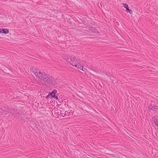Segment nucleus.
I'll return each instance as SVG.
<instances>
[{
    "label": "nucleus",
    "instance_id": "1",
    "mask_svg": "<svg viewBox=\"0 0 158 158\" xmlns=\"http://www.w3.org/2000/svg\"><path fill=\"white\" fill-rule=\"evenodd\" d=\"M31 71L38 78L41 80H43L49 83L51 82L52 78L49 76L45 75V73L41 72L39 70L33 68L31 69Z\"/></svg>",
    "mask_w": 158,
    "mask_h": 158
},
{
    "label": "nucleus",
    "instance_id": "2",
    "mask_svg": "<svg viewBox=\"0 0 158 158\" xmlns=\"http://www.w3.org/2000/svg\"><path fill=\"white\" fill-rule=\"evenodd\" d=\"M67 62L70 63L73 66L76 64L77 60H76L75 57H70L68 56H64L63 57Z\"/></svg>",
    "mask_w": 158,
    "mask_h": 158
},
{
    "label": "nucleus",
    "instance_id": "3",
    "mask_svg": "<svg viewBox=\"0 0 158 158\" xmlns=\"http://www.w3.org/2000/svg\"><path fill=\"white\" fill-rule=\"evenodd\" d=\"M73 66H75L77 69H79L81 70L84 71L83 70V63L80 60H77L76 64L74 65Z\"/></svg>",
    "mask_w": 158,
    "mask_h": 158
},
{
    "label": "nucleus",
    "instance_id": "4",
    "mask_svg": "<svg viewBox=\"0 0 158 158\" xmlns=\"http://www.w3.org/2000/svg\"><path fill=\"white\" fill-rule=\"evenodd\" d=\"M123 6L126 9V11L127 12L129 13L130 14H132V11L131 10L129 9L128 5L127 4L123 3Z\"/></svg>",
    "mask_w": 158,
    "mask_h": 158
},
{
    "label": "nucleus",
    "instance_id": "5",
    "mask_svg": "<svg viewBox=\"0 0 158 158\" xmlns=\"http://www.w3.org/2000/svg\"><path fill=\"white\" fill-rule=\"evenodd\" d=\"M148 108L149 109L154 110L155 109H157L158 108V106H154V105L152 104L149 106Z\"/></svg>",
    "mask_w": 158,
    "mask_h": 158
},
{
    "label": "nucleus",
    "instance_id": "6",
    "mask_svg": "<svg viewBox=\"0 0 158 158\" xmlns=\"http://www.w3.org/2000/svg\"><path fill=\"white\" fill-rule=\"evenodd\" d=\"M64 111L63 110H60V112H58V114L60 115L62 117H64L65 116V114H64L65 113H64Z\"/></svg>",
    "mask_w": 158,
    "mask_h": 158
},
{
    "label": "nucleus",
    "instance_id": "7",
    "mask_svg": "<svg viewBox=\"0 0 158 158\" xmlns=\"http://www.w3.org/2000/svg\"><path fill=\"white\" fill-rule=\"evenodd\" d=\"M56 92V91L55 90H54L51 93H50L49 94L50 95L51 98H53V96L55 95V93Z\"/></svg>",
    "mask_w": 158,
    "mask_h": 158
},
{
    "label": "nucleus",
    "instance_id": "8",
    "mask_svg": "<svg viewBox=\"0 0 158 158\" xmlns=\"http://www.w3.org/2000/svg\"><path fill=\"white\" fill-rule=\"evenodd\" d=\"M3 31H2V33L5 34H7L9 33V30L6 29H3Z\"/></svg>",
    "mask_w": 158,
    "mask_h": 158
},
{
    "label": "nucleus",
    "instance_id": "9",
    "mask_svg": "<svg viewBox=\"0 0 158 158\" xmlns=\"http://www.w3.org/2000/svg\"><path fill=\"white\" fill-rule=\"evenodd\" d=\"M64 114H65V116L66 115L67 116H68L69 117L71 116L72 115L70 114V112H68V111H65L64 112Z\"/></svg>",
    "mask_w": 158,
    "mask_h": 158
},
{
    "label": "nucleus",
    "instance_id": "10",
    "mask_svg": "<svg viewBox=\"0 0 158 158\" xmlns=\"http://www.w3.org/2000/svg\"><path fill=\"white\" fill-rule=\"evenodd\" d=\"M49 98H51V96H50V95H49V94L46 97V98L47 99H48Z\"/></svg>",
    "mask_w": 158,
    "mask_h": 158
},
{
    "label": "nucleus",
    "instance_id": "11",
    "mask_svg": "<svg viewBox=\"0 0 158 158\" xmlns=\"http://www.w3.org/2000/svg\"><path fill=\"white\" fill-rule=\"evenodd\" d=\"M53 98L55 99H58V97L56 96H55V95H54V96H53Z\"/></svg>",
    "mask_w": 158,
    "mask_h": 158
},
{
    "label": "nucleus",
    "instance_id": "12",
    "mask_svg": "<svg viewBox=\"0 0 158 158\" xmlns=\"http://www.w3.org/2000/svg\"><path fill=\"white\" fill-rule=\"evenodd\" d=\"M3 31L2 28H0V33H2V31Z\"/></svg>",
    "mask_w": 158,
    "mask_h": 158
},
{
    "label": "nucleus",
    "instance_id": "13",
    "mask_svg": "<svg viewBox=\"0 0 158 158\" xmlns=\"http://www.w3.org/2000/svg\"><path fill=\"white\" fill-rule=\"evenodd\" d=\"M3 110L2 109H0V112L2 113L3 112Z\"/></svg>",
    "mask_w": 158,
    "mask_h": 158
},
{
    "label": "nucleus",
    "instance_id": "14",
    "mask_svg": "<svg viewBox=\"0 0 158 158\" xmlns=\"http://www.w3.org/2000/svg\"><path fill=\"white\" fill-rule=\"evenodd\" d=\"M4 113H5V114H7V113H6V111H4Z\"/></svg>",
    "mask_w": 158,
    "mask_h": 158
},
{
    "label": "nucleus",
    "instance_id": "15",
    "mask_svg": "<svg viewBox=\"0 0 158 158\" xmlns=\"http://www.w3.org/2000/svg\"><path fill=\"white\" fill-rule=\"evenodd\" d=\"M155 121H156V120H155V119H154V122H155V123H156V122H155Z\"/></svg>",
    "mask_w": 158,
    "mask_h": 158
}]
</instances>
